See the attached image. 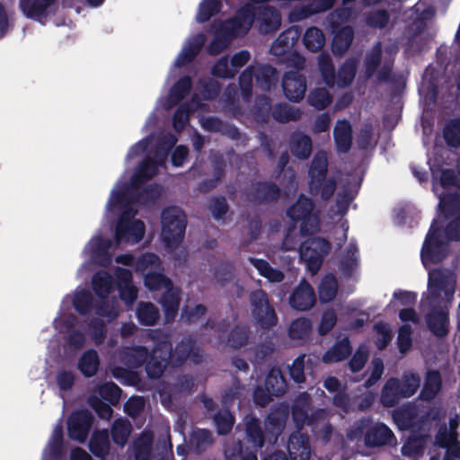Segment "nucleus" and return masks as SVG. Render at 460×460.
Wrapping results in <instances>:
<instances>
[{"label": "nucleus", "mask_w": 460, "mask_h": 460, "mask_svg": "<svg viewBox=\"0 0 460 460\" xmlns=\"http://www.w3.org/2000/svg\"><path fill=\"white\" fill-rule=\"evenodd\" d=\"M456 184L457 180L453 175V172L450 171H443L439 181H436L433 185L434 192L439 199V209L445 215L452 209H457L459 208V199L449 193H445L446 191H449V190Z\"/></svg>", "instance_id": "9"}, {"label": "nucleus", "mask_w": 460, "mask_h": 460, "mask_svg": "<svg viewBox=\"0 0 460 460\" xmlns=\"http://www.w3.org/2000/svg\"><path fill=\"white\" fill-rule=\"evenodd\" d=\"M210 442V434L203 429L195 430L191 436V443L200 447Z\"/></svg>", "instance_id": "64"}, {"label": "nucleus", "mask_w": 460, "mask_h": 460, "mask_svg": "<svg viewBox=\"0 0 460 460\" xmlns=\"http://www.w3.org/2000/svg\"><path fill=\"white\" fill-rule=\"evenodd\" d=\"M288 448L292 460L309 459L310 451L307 447V441L301 434L291 436Z\"/></svg>", "instance_id": "22"}, {"label": "nucleus", "mask_w": 460, "mask_h": 460, "mask_svg": "<svg viewBox=\"0 0 460 460\" xmlns=\"http://www.w3.org/2000/svg\"><path fill=\"white\" fill-rule=\"evenodd\" d=\"M73 303L78 312L84 313L90 303V295L84 290L76 292Z\"/></svg>", "instance_id": "59"}, {"label": "nucleus", "mask_w": 460, "mask_h": 460, "mask_svg": "<svg viewBox=\"0 0 460 460\" xmlns=\"http://www.w3.org/2000/svg\"><path fill=\"white\" fill-rule=\"evenodd\" d=\"M420 386V378L414 374L405 375L400 384L401 393L403 396H411Z\"/></svg>", "instance_id": "46"}, {"label": "nucleus", "mask_w": 460, "mask_h": 460, "mask_svg": "<svg viewBox=\"0 0 460 460\" xmlns=\"http://www.w3.org/2000/svg\"><path fill=\"white\" fill-rule=\"evenodd\" d=\"M186 227L185 215L178 208H168L162 215L161 236L169 248L178 246L184 236Z\"/></svg>", "instance_id": "5"}, {"label": "nucleus", "mask_w": 460, "mask_h": 460, "mask_svg": "<svg viewBox=\"0 0 460 460\" xmlns=\"http://www.w3.org/2000/svg\"><path fill=\"white\" fill-rule=\"evenodd\" d=\"M21 8L27 17L44 23L53 13L55 4L54 0H21Z\"/></svg>", "instance_id": "12"}, {"label": "nucleus", "mask_w": 460, "mask_h": 460, "mask_svg": "<svg viewBox=\"0 0 460 460\" xmlns=\"http://www.w3.org/2000/svg\"><path fill=\"white\" fill-rule=\"evenodd\" d=\"M445 139L451 146L460 144V120L450 123L445 129Z\"/></svg>", "instance_id": "50"}, {"label": "nucleus", "mask_w": 460, "mask_h": 460, "mask_svg": "<svg viewBox=\"0 0 460 460\" xmlns=\"http://www.w3.org/2000/svg\"><path fill=\"white\" fill-rule=\"evenodd\" d=\"M120 390L111 383H107L94 391L90 397V404L101 418L109 419L111 416V409L108 402L114 404L119 402Z\"/></svg>", "instance_id": "8"}, {"label": "nucleus", "mask_w": 460, "mask_h": 460, "mask_svg": "<svg viewBox=\"0 0 460 460\" xmlns=\"http://www.w3.org/2000/svg\"><path fill=\"white\" fill-rule=\"evenodd\" d=\"M215 420L220 434L228 432L234 424L233 416L228 411L219 413Z\"/></svg>", "instance_id": "52"}, {"label": "nucleus", "mask_w": 460, "mask_h": 460, "mask_svg": "<svg viewBox=\"0 0 460 460\" xmlns=\"http://www.w3.org/2000/svg\"><path fill=\"white\" fill-rule=\"evenodd\" d=\"M327 168V158L324 154H318L315 155L313 164L312 168L310 171V173L313 178V183H312V190L316 189V181H318L317 178H320L323 176L326 171Z\"/></svg>", "instance_id": "38"}, {"label": "nucleus", "mask_w": 460, "mask_h": 460, "mask_svg": "<svg viewBox=\"0 0 460 460\" xmlns=\"http://www.w3.org/2000/svg\"><path fill=\"white\" fill-rule=\"evenodd\" d=\"M79 369L87 376H93L99 367L98 355L94 350L86 351L79 360Z\"/></svg>", "instance_id": "29"}, {"label": "nucleus", "mask_w": 460, "mask_h": 460, "mask_svg": "<svg viewBox=\"0 0 460 460\" xmlns=\"http://www.w3.org/2000/svg\"><path fill=\"white\" fill-rule=\"evenodd\" d=\"M336 323V315L333 311H327L323 314L320 325L319 332L323 335L328 332Z\"/></svg>", "instance_id": "55"}, {"label": "nucleus", "mask_w": 460, "mask_h": 460, "mask_svg": "<svg viewBox=\"0 0 460 460\" xmlns=\"http://www.w3.org/2000/svg\"><path fill=\"white\" fill-rule=\"evenodd\" d=\"M402 397L400 384L397 379L392 378L387 381L382 391L381 401L385 406H392Z\"/></svg>", "instance_id": "24"}, {"label": "nucleus", "mask_w": 460, "mask_h": 460, "mask_svg": "<svg viewBox=\"0 0 460 460\" xmlns=\"http://www.w3.org/2000/svg\"><path fill=\"white\" fill-rule=\"evenodd\" d=\"M320 71L327 84H334L333 67L328 57L321 56L319 59Z\"/></svg>", "instance_id": "51"}, {"label": "nucleus", "mask_w": 460, "mask_h": 460, "mask_svg": "<svg viewBox=\"0 0 460 460\" xmlns=\"http://www.w3.org/2000/svg\"><path fill=\"white\" fill-rule=\"evenodd\" d=\"M423 445V438H410L402 447V454L406 456L418 455Z\"/></svg>", "instance_id": "57"}, {"label": "nucleus", "mask_w": 460, "mask_h": 460, "mask_svg": "<svg viewBox=\"0 0 460 460\" xmlns=\"http://www.w3.org/2000/svg\"><path fill=\"white\" fill-rule=\"evenodd\" d=\"M329 250L330 244L326 240L320 237L307 238L301 244L300 256L308 270L314 274L319 270L322 260Z\"/></svg>", "instance_id": "7"}, {"label": "nucleus", "mask_w": 460, "mask_h": 460, "mask_svg": "<svg viewBox=\"0 0 460 460\" xmlns=\"http://www.w3.org/2000/svg\"><path fill=\"white\" fill-rule=\"evenodd\" d=\"M139 321L146 325L155 323L158 317V312L151 304H141L137 310Z\"/></svg>", "instance_id": "45"}, {"label": "nucleus", "mask_w": 460, "mask_h": 460, "mask_svg": "<svg viewBox=\"0 0 460 460\" xmlns=\"http://www.w3.org/2000/svg\"><path fill=\"white\" fill-rule=\"evenodd\" d=\"M459 421L460 418L457 415L451 418L448 427L440 429L436 438L437 444L441 447L447 448V454L452 456H456L459 452L456 433Z\"/></svg>", "instance_id": "11"}, {"label": "nucleus", "mask_w": 460, "mask_h": 460, "mask_svg": "<svg viewBox=\"0 0 460 460\" xmlns=\"http://www.w3.org/2000/svg\"><path fill=\"white\" fill-rule=\"evenodd\" d=\"M412 330L408 324H403L398 332L397 346L402 354L408 352L412 344Z\"/></svg>", "instance_id": "42"}, {"label": "nucleus", "mask_w": 460, "mask_h": 460, "mask_svg": "<svg viewBox=\"0 0 460 460\" xmlns=\"http://www.w3.org/2000/svg\"><path fill=\"white\" fill-rule=\"evenodd\" d=\"M130 433V426L125 420H118L112 429V437L116 444L124 446Z\"/></svg>", "instance_id": "43"}, {"label": "nucleus", "mask_w": 460, "mask_h": 460, "mask_svg": "<svg viewBox=\"0 0 460 460\" xmlns=\"http://www.w3.org/2000/svg\"><path fill=\"white\" fill-rule=\"evenodd\" d=\"M144 407V400L141 397L130 398L125 405L127 413L130 416L137 415Z\"/></svg>", "instance_id": "58"}, {"label": "nucleus", "mask_w": 460, "mask_h": 460, "mask_svg": "<svg viewBox=\"0 0 460 460\" xmlns=\"http://www.w3.org/2000/svg\"><path fill=\"white\" fill-rule=\"evenodd\" d=\"M334 139L340 152H347L351 145V128L345 121H339L334 128Z\"/></svg>", "instance_id": "23"}, {"label": "nucleus", "mask_w": 460, "mask_h": 460, "mask_svg": "<svg viewBox=\"0 0 460 460\" xmlns=\"http://www.w3.org/2000/svg\"><path fill=\"white\" fill-rule=\"evenodd\" d=\"M311 201L302 196L288 209V215L294 221H300V234L302 236L312 234L318 227V218L312 213Z\"/></svg>", "instance_id": "6"}, {"label": "nucleus", "mask_w": 460, "mask_h": 460, "mask_svg": "<svg viewBox=\"0 0 460 460\" xmlns=\"http://www.w3.org/2000/svg\"><path fill=\"white\" fill-rule=\"evenodd\" d=\"M190 86V83L189 78H183L178 82L172 91V97L174 98L173 102L183 98L185 93L189 91Z\"/></svg>", "instance_id": "60"}, {"label": "nucleus", "mask_w": 460, "mask_h": 460, "mask_svg": "<svg viewBox=\"0 0 460 460\" xmlns=\"http://www.w3.org/2000/svg\"><path fill=\"white\" fill-rule=\"evenodd\" d=\"M429 328L431 332L438 335L443 336L447 333V317L444 310L433 311L427 319Z\"/></svg>", "instance_id": "27"}, {"label": "nucleus", "mask_w": 460, "mask_h": 460, "mask_svg": "<svg viewBox=\"0 0 460 460\" xmlns=\"http://www.w3.org/2000/svg\"><path fill=\"white\" fill-rule=\"evenodd\" d=\"M309 102L315 108L323 109L330 103L331 97L324 88H318L311 93Z\"/></svg>", "instance_id": "48"}, {"label": "nucleus", "mask_w": 460, "mask_h": 460, "mask_svg": "<svg viewBox=\"0 0 460 460\" xmlns=\"http://www.w3.org/2000/svg\"><path fill=\"white\" fill-rule=\"evenodd\" d=\"M456 279L451 274H444L440 271H432L429 274V290L432 294H439L442 290L447 296H452Z\"/></svg>", "instance_id": "16"}, {"label": "nucleus", "mask_w": 460, "mask_h": 460, "mask_svg": "<svg viewBox=\"0 0 460 460\" xmlns=\"http://www.w3.org/2000/svg\"><path fill=\"white\" fill-rule=\"evenodd\" d=\"M393 332L389 324L385 323H376L374 327L373 340L379 349H383L391 341Z\"/></svg>", "instance_id": "30"}, {"label": "nucleus", "mask_w": 460, "mask_h": 460, "mask_svg": "<svg viewBox=\"0 0 460 460\" xmlns=\"http://www.w3.org/2000/svg\"><path fill=\"white\" fill-rule=\"evenodd\" d=\"M252 21L253 13L248 6L240 12L235 20L219 24L218 27L215 24V37L209 46V51L214 54L221 51L232 38L247 32Z\"/></svg>", "instance_id": "4"}, {"label": "nucleus", "mask_w": 460, "mask_h": 460, "mask_svg": "<svg viewBox=\"0 0 460 460\" xmlns=\"http://www.w3.org/2000/svg\"><path fill=\"white\" fill-rule=\"evenodd\" d=\"M311 142L306 136L297 135L292 142V152L299 158H306L311 154Z\"/></svg>", "instance_id": "36"}, {"label": "nucleus", "mask_w": 460, "mask_h": 460, "mask_svg": "<svg viewBox=\"0 0 460 460\" xmlns=\"http://www.w3.org/2000/svg\"><path fill=\"white\" fill-rule=\"evenodd\" d=\"M93 286L96 294L102 298L105 297L112 289L111 277L104 271L94 276Z\"/></svg>", "instance_id": "33"}, {"label": "nucleus", "mask_w": 460, "mask_h": 460, "mask_svg": "<svg viewBox=\"0 0 460 460\" xmlns=\"http://www.w3.org/2000/svg\"><path fill=\"white\" fill-rule=\"evenodd\" d=\"M441 386V378L437 371H430L428 373L424 387L421 391L420 396L424 400H430L436 396L439 392Z\"/></svg>", "instance_id": "28"}, {"label": "nucleus", "mask_w": 460, "mask_h": 460, "mask_svg": "<svg viewBox=\"0 0 460 460\" xmlns=\"http://www.w3.org/2000/svg\"><path fill=\"white\" fill-rule=\"evenodd\" d=\"M252 316L262 326H271L276 322L275 313L269 305L266 295L256 291L252 296Z\"/></svg>", "instance_id": "10"}, {"label": "nucleus", "mask_w": 460, "mask_h": 460, "mask_svg": "<svg viewBox=\"0 0 460 460\" xmlns=\"http://www.w3.org/2000/svg\"><path fill=\"white\" fill-rule=\"evenodd\" d=\"M128 195L125 191L118 193L116 190H112L111 198L107 203V209L111 211H120L124 210L128 205Z\"/></svg>", "instance_id": "47"}, {"label": "nucleus", "mask_w": 460, "mask_h": 460, "mask_svg": "<svg viewBox=\"0 0 460 460\" xmlns=\"http://www.w3.org/2000/svg\"><path fill=\"white\" fill-rule=\"evenodd\" d=\"M304 360L305 358H297L290 367V376L296 383L304 381Z\"/></svg>", "instance_id": "61"}, {"label": "nucleus", "mask_w": 460, "mask_h": 460, "mask_svg": "<svg viewBox=\"0 0 460 460\" xmlns=\"http://www.w3.org/2000/svg\"><path fill=\"white\" fill-rule=\"evenodd\" d=\"M305 81L297 73H288L283 79V89L286 96L294 102L301 100L305 93Z\"/></svg>", "instance_id": "17"}, {"label": "nucleus", "mask_w": 460, "mask_h": 460, "mask_svg": "<svg viewBox=\"0 0 460 460\" xmlns=\"http://www.w3.org/2000/svg\"><path fill=\"white\" fill-rule=\"evenodd\" d=\"M315 297L311 287L306 283H302L292 294L290 304L298 310H306L313 306Z\"/></svg>", "instance_id": "19"}, {"label": "nucleus", "mask_w": 460, "mask_h": 460, "mask_svg": "<svg viewBox=\"0 0 460 460\" xmlns=\"http://www.w3.org/2000/svg\"><path fill=\"white\" fill-rule=\"evenodd\" d=\"M310 322L305 318L296 319L289 327V335L292 339L300 340L307 336L311 331Z\"/></svg>", "instance_id": "40"}, {"label": "nucleus", "mask_w": 460, "mask_h": 460, "mask_svg": "<svg viewBox=\"0 0 460 460\" xmlns=\"http://www.w3.org/2000/svg\"><path fill=\"white\" fill-rule=\"evenodd\" d=\"M169 356L172 357V360L174 359L175 356L171 355L169 345L165 342L161 345V348L159 347L154 349V358H161L162 360L160 362H155L153 359L147 363L146 371L151 377L156 378L163 373Z\"/></svg>", "instance_id": "20"}, {"label": "nucleus", "mask_w": 460, "mask_h": 460, "mask_svg": "<svg viewBox=\"0 0 460 460\" xmlns=\"http://www.w3.org/2000/svg\"><path fill=\"white\" fill-rule=\"evenodd\" d=\"M218 9L219 4L216 0L201 2L197 14V21L199 22L208 21Z\"/></svg>", "instance_id": "44"}, {"label": "nucleus", "mask_w": 460, "mask_h": 460, "mask_svg": "<svg viewBox=\"0 0 460 460\" xmlns=\"http://www.w3.org/2000/svg\"><path fill=\"white\" fill-rule=\"evenodd\" d=\"M137 270L144 275L145 285L151 290L164 289L163 306L170 318L176 313L179 304V291L160 272V261L152 253L143 255L137 263Z\"/></svg>", "instance_id": "2"}, {"label": "nucleus", "mask_w": 460, "mask_h": 460, "mask_svg": "<svg viewBox=\"0 0 460 460\" xmlns=\"http://www.w3.org/2000/svg\"><path fill=\"white\" fill-rule=\"evenodd\" d=\"M267 394H264L261 388L254 393L256 403L263 405L270 400L271 395H279L286 390V383L279 370H273L267 377L265 382Z\"/></svg>", "instance_id": "13"}, {"label": "nucleus", "mask_w": 460, "mask_h": 460, "mask_svg": "<svg viewBox=\"0 0 460 460\" xmlns=\"http://www.w3.org/2000/svg\"><path fill=\"white\" fill-rule=\"evenodd\" d=\"M394 419L401 429H405L411 426L412 415L408 411H395L394 414Z\"/></svg>", "instance_id": "56"}, {"label": "nucleus", "mask_w": 460, "mask_h": 460, "mask_svg": "<svg viewBox=\"0 0 460 460\" xmlns=\"http://www.w3.org/2000/svg\"><path fill=\"white\" fill-rule=\"evenodd\" d=\"M337 291V283L335 279L329 275L326 276L321 283L319 289V296L321 301L329 302L331 301L336 295Z\"/></svg>", "instance_id": "37"}, {"label": "nucleus", "mask_w": 460, "mask_h": 460, "mask_svg": "<svg viewBox=\"0 0 460 460\" xmlns=\"http://www.w3.org/2000/svg\"><path fill=\"white\" fill-rule=\"evenodd\" d=\"M350 352L349 341L343 339L332 347L323 357L325 363H334L343 360Z\"/></svg>", "instance_id": "25"}, {"label": "nucleus", "mask_w": 460, "mask_h": 460, "mask_svg": "<svg viewBox=\"0 0 460 460\" xmlns=\"http://www.w3.org/2000/svg\"><path fill=\"white\" fill-rule=\"evenodd\" d=\"M204 41L205 38L203 35H198L188 41L180 53L176 64L180 66L190 61L199 51Z\"/></svg>", "instance_id": "26"}, {"label": "nucleus", "mask_w": 460, "mask_h": 460, "mask_svg": "<svg viewBox=\"0 0 460 460\" xmlns=\"http://www.w3.org/2000/svg\"><path fill=\"white\" fill-rule=\"evenodd\" d=\"M460 239V217L451 223L447 234L440 229L436 221L428 234L421 250V260L426 269L433 263L440 261L446 253V243L447 240Z\"/></svg>", "instance_id": "3"}, {"label": "nucleus", "mask_w": 460, "mask_h": 460, "mask_svg": "<svg viewBox=\"0 0 460 460\" xmlns=\"http://www.w3.org/2000/svg\"><path fill=\"white\" fill-rule=\"evenodd\" d=\"M244 444L246 455H244L243 446L238 448V453L242 455L243 460H257L252 451L262 446V437L256 421H252L248 425Z\"/></svg>", "instance_id": "15"}, {"label": "nucleus", "mask_w": 460, "mask_h": 460, "mask_svg": "<svg viewBox=\"0 0 460 460\" xmlns=\"http://www.w3.org/2000/svg\"><path fill=\"white\" fill-rule=\"evenodd\" d=\"M118 288L121 299L126 304H131L137 298V289L131 284V274L128 270L119 269L116 271Z\"/></svg>", "instance_id": "18"}, {"label": "nucleus", "mask_w": 460, "mask_h": 460, "mask_svg": "<svg viewBox=\"0 0 460 460\" xmlns=\"http://www.w3.org/2000/svg\"><path fill=\"white\" fill-rule=\"evenodd\" d=\"M354 75V63L352 61L346 63L344 66L338 72L337 84L339 86H343L349 84L352 81Z\"/></svg>", "instance_id": "49"}, {"label": "nucleus", "mask_w": 460, "mask_h": 460, "mask_svg": "<svg viewBox=\"0 0 460 460\" xmlns=\"http://www.w3.org/2000/svg\"><path fill=\"white\" fill-rule=\"evenodd\" d=\"M383 371H384L383 362L380 359L373 360L371 374L366 383L367 386H370L373 384H375L381 377Z\"/></svg>", "instance_id": "62"}, {"label": "nucleus", "mask_w": 460, "mask_h": 460, "mask_svg": "<svg viewBox=\"0 0 460 460\" xmlns=\"http://www.w3.org/2000/svg\"><path fill=\"white\" fill-rule=\"evenodd\" d=\"M304 42L308 49L312 51L318 50L323 45V33L316 28H311L306 31L304 37Z\"/></svg>", "instance_id": "41"}, {"label": "nucleus", "mask_w": 460, "mask_h": 460, "mask_svg": "<svg viewBox=\"0 0 460 460\" xmlns=\"http://www.w3.org/2000/svg\"><path fill=\"white\" fill-rule=\"evenodd\" d=\"M251 262L257 269L259 273L268 280L271 282H279L282 280V273L272 269L267 261L259 259H251Z\"/></svg>", "instance_id": "32"}, {"label": "nucleus", "mask_w": 460, "mask_h": 460, "mask_svg": "<svg viewBox=\"0 0 460 460\" xmlns=\"http://www.w3.org/2000/svg\"><path fill=\"white\" fill-rule=\"evenodd\" d=\"M213 74L220 77H229L234 75L232 65H229L227 58L217 62L213 69Z\"/></svg>", "instance_id": "53"}, {"label": "nucleus", "mask_w": 460, "mask_h": 460, "mask_svg": "<svg viewBox=\"0 0 460 460\" xmlns=\"http://www.w3.org/2000/svg\"><path fill=\"white\" fill-rule=\"evenodd\" d=\"M145 234L144 223L136 218H129L126 210L119 221L115 233V241L102 242V237H93L86 245L84 252L93 260L100 263L108 261L106 255L119 243H136Z\"/></svg>", "instance_id": "1"}, {"label": "nucleus", "mask_w": 460, "mask_h": 460, "mask_svg": "<svg viewBox=\"0 0 460 460\" xmlns=\"http://www.w3.org/2000/svg\"><path fill=\"white\" fill-rule=\"evenodd\" d=\"M352 40V30L349 27L342 29L333 39V51L341 53L346 50Z\"/></svg>", "instance_id": "39"}, {"label": "nucleus", "mask_w": 460, "mask_h": 460, "mask_svg": "<svg viewBox=\"0 0 460 460\" xmlns=\"http://www.w3.org/2000/svg\"><path fill=\"white\" fill-rule=\"evenodd\" d=\"M367 358V349L365 347H360L353 356L350 361V368L352 371L360 370Z\"/></svg>", "instance_id": "54"}, {"label": "nucleus", "mask_w": 460, "mask_h": 460, "mask_svg": "<svg viewBox=\"0 0 460 460\" xmlns=\"http://www.w3.org/2000/svg\"><path fill=\"white\" fill-rule=\"evenodd\" d=\"M90 449L97 456H105L110 449L107 431L97 432L90 442Z\"/></svg>", "instance_id": "31"}, {"label": "nucleus", "mask_w": 460, "mask_h": 460, "mask_svg": "<svg viewBox=\"0 0 460 460\" xmlns=\"http://www.w3.org/2000/svg\"><path fill=\"white\" fill-rule=\"evenodd\" d=\"M157 163H150L149 161L142 164L132 176L131 185L136 187L143 181L151 178L156 172Z\"/></svg>", "instance_id": "34"}, {"label": "nucleus", "mask_w": 460, "mask_h": 460, "mask_svg": "<svg viewBox=\"0 0 460 460\" xmlns=\"http://www.w3.org/2000/svg\"><path fill=\"white\" fill-rule=\"evenodd\" d=\"M152 437L145 433L134 444V454L136 460H148L150 456V443Z\"/></svg>", "instance_id": "35"}, {"label": "nucleus", "mask_w": 460, "mask_h": 460, "mask_svg": "<svg viewBox=\"0 0 460 460\" xmlns=\"http://www.w3.org/2000/svg\"><path fill=\"white\" fill-rule=\"evenodd\" d=\"M393 438V433L387 426L376 423L368 430L366 442L370 446H382L391 444Z\"/></svg>", "instance_id": "21"}, {"label": "nucleus", "mask_w": 460, "mask_h": 460, "mask_svg": "<svg viewBox=\"0 0 460 460\" xmlns=\"http://www.w3.org/2000/svg\"><path fill=\"white\" fill-rule=\"evenodd\" d=\"M92 422L88 411H83L74 413L68 421L69 436L75 440L84 441L87 436Z\"/></svg>", "instance_id": "14"}, {"label": "nucleus", "mask_w": 460, "mask_h": 460, "mask_svg": "<svg viewBox=\"0 0 460 460\" xmlns=\"http://www.w3.org/2000/svg\"><path fill=\"white\" fill-rule=\"evenodd\" d=\"M394 304L398 305H411L416 300V296L410 292H395L394 295Z\"/></svg>", "instance_id": "63"}]
</instances>
